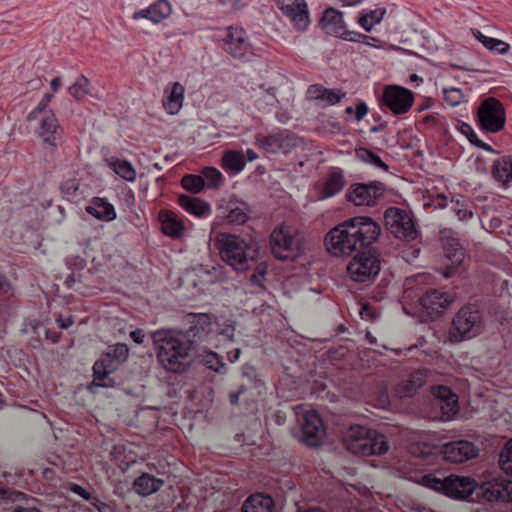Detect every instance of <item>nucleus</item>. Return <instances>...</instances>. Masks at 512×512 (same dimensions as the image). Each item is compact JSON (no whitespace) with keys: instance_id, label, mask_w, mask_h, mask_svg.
Instances as JSON below:
<instances>
[{"instance_id":"nucleus-6","label":"nucleus","mask_w":512,"mask_h":512,"mask_svg":"<svg viewBox=\"0 0 512 512\" xmlns=\"http://www.w3.org/2000/svg\"><path fill=\"white\" fill-rule=\"evenodd\" d=\"M344 448L363 456L383 455L388 450L385 436L361 425H352L342 435Z\"/></svg>"},{"instance_id":"nucleus-62","label":"nucleus","mask_w":512,"mask_h":512,"mask_svg":"<svg viewBox=\"0 0 512 512\" xmlns=\"http://www.w3.org/2000/svg\"><path fill=\"white\" fill-rule=\"evenodd\" d=\"M22 477V472L21 471H17L15 473H11L9 471H3L1 472V478H3L4 480L10 482L12 479L14 478H21Z\"/></svg>"},{"instance_id":"nucleus-26","label":"nucleus","mask_w":512,"mask_h":512,"mask_svg":"<svg viewBox=\"0 0 512 512\" xmlns=\"http://www.w3.org/2000/svg\"><path fill=\"white\" fill-rule=\"evenodd\" d=\"M491 177L502 188H508L512 182V154H498L491 164Z\"/></svg>"},{"instance_id":"nucleus-11","label":"nucleus","mask_w":512,"mask_h":512,"mask_svg":"<svg viewBox=\"0 0 512 512\" xmlns=\"http://www.w3.org/2000/svg\"><path fill=\"white\" fill-rule=\"evenodd\" d=\"M129 355V349L124 343H117L110 352L106 353V356L99 359L94 363L92 371H94V383L98 387H110L113 384V380L109 377V374L113 373L116 369V365L122 363L127 359Z\"/></svg>"},{"instance_id":"nucleus-12","label":"nucleus","mask_w":512,"mask_h":512,"mask_svg":"<svg viewBox=\"0 0 512 512\" xmlns=\"http://www.w3.org/2000/svg\"><path fill=\"white\" fill-rule=\"evenodd\" d=\"M321 27L325 30V33L340 38L345 42L359 43L366 39L376 42V37L367 36L358 31H350L343 22L342 12L334 8H326L321 14Z\"/></svg>"},{"instance_id":"nucleus-45","label":"nucleus","mask_w":512,"mask_h":512,"mask_svg":"<svg viewBox=\"0 0 512 512\" xmlns=\"http://www.w3.org/2000/svg\"><path fill=\"white\" fill-rule=\"evenodd\" d=\"M89 94V80L81 75L76 82L69 86V95L76 100H82Z\"/></svg>"},{"instance_id":"nucleus-34","label":"nucleus","mask_w":512,"mask_h":512,"mask_svg":"<svg viewBox=\"0 0 512 512\" xmlns=\"http://www.w3.org/2000/svg\"><path fill=\"white\" fill-rule=\"evenodd\" d=\"M386 10L384 7H376L374 9H364L360 12L359 25L366 32L372 29L385 18Z\"/></svg>"},{"instance_id":"nucleus-36","label":"nucleus","mask_w":512,"mask_h":512,"mask_svg":"<svg viewBox=\"0 0 512 512\" xmlns=\"http://www.w3.org/2000/svg\"><path fill=\"white\" fill-rule=\"evenodd\" d=\"M245 167V159L243 155L235 150L224 152L223 155V169L228 174L237 175Z\"/></svg>"},{"instance_id":"nucleus-57","label":"nucleus","mask_w":512,"mask_h":512,"mask_svg":"<svg viewBox=\"0 0 512 512\" xmlns=\"http://www.w3.org/2000/svg\"><path fill=\"white\" fill-rule=\"evenodd\" d=\"M292 119V113H290V109L283 108L280 111L276 112V121L286 124L288 121Z\"/></svg>"},{"instance_id":"nucleus-2","label":"nucleus","mask_w":512,"mask_h":512,"mask_svg":"<svg viewBox=\"0 0 512 512\" xmlns=\"http://www.w3.org/2000/svg\"><path fill=\"white\" fill-rule=\"evenodd\" d=\"M419 484L454 500L476 502L483 499L488 503L512 501V480L505 478L478 485L468 476L450 475L440 478L433 474H423L419 476Z\"/></svg>"},{"instance_id":"nucleus-1","label":"nucleus","mask_w":512,"mask_h":512,"mask_svg":"<svg viewBox=\"0 0 512 512\" xmlns=\"http://www.w3.org/2000/svg\"><path fill=\"white\" fill-rule=\"evenodd\" d=\"M185 332L173 333L158 330L153 333L158 363L170 373H181L190 364V355L199 345L215 349H226V358L235 363L240 358V348L234 344V326L228 324L218 329L213 317L205 313H189L185 315Z\"/></svg>"},{"instance_id":"nucleus-52","label":"nucleus","mask_w":512,"mask_h":512,"mask_svg":"<svg viewBox=\"0 0 512 512\" xmlns=\"http://www.w3.org/2000/svg\"><path fill=\"white\" fill-rule=\"evenodd\" d=\"M23 497H25V494H23L21 491H12L3 486H0V500L17 502L22 501Z\"/></svg>"},{"instance_id":"nucleus-53","label":"nucleus","mask_w":512,"mask_h":512,"mask_svg":"<svg viewBox=\"0 0 512 512\" xmlns=\"http://www.w3.org/2000/svg\"><path fill=\"white\" fill-rule=\"evenodd\" d=\"M344 112H346V114H355V121L360 122L363 118H365V116L369 112V108L367 107V104L365 102H359V104H357V107H346V109H344Z\"/></svg>"},{"instance_id":"nucleus-3","label":"nucleus","mask_w":512,"mask_h":512,"mask_svg":"<svg viewBox=\"0 0 512 512\" xmlns=\"http://www.w3.org/2000/svg\"><path fill=\"white\" fill-rule=\"evenodd\" d=\"M379 225L368 216H357L335 226L325 236L326 251L334 257L374 252L371 247L379 237Z\"/></svg>"},{"instance_id":"nucleus-21","label":"nucleus","mask_w":512,"mask_h":512,"mask_svg":"<svg viewBox=\"0 0 512 512\" xmlns=\"http://www.w3.org/2000/svg\"><path fill=\"white\" fill-rule=\"evenodd\" d=\"M38 138L42 139V142L46 143L47 146L56 148L63 141V135L65 130L63 126L57 121L54 113H47L45 116L38 117Z\"/></svg>"},{"instance_id":"nucleus-38","label":"nucleus","mask_w":512,"mask_h":512,"mask_svg":"<svg viewBox=\"0 0 512 512\" xmlns=\"http://www.w3.org/2000/svg\"><path fill=\"white\" fill-rule=\"evenodd\" d=\"M457 131H459L460 135L468 138V141L469 143H471V145L481 150H484L488 153L497 154V152L494 150V148H492V146L478 138V135H476V132H474L469 123L463 121L457 122Z\"/></svg>"},{"instance_id":"nucleus-10","label":"nucleus","mask_w":512,"mask_h":512,"mask_svg":"<svg viewBox=\"0 0 512 512\" xmlns=\"http://www.w3.org/2000/svg\"><path fill=\"white\" fill-rule=\"evenodd\" d=\"M385 226L396 239L411 242L419 236V231L415 227V222L410 212L398 208L389 207L384 213Z\"/></svg>"},{"instance_id":"nucleus-48","label":"nucleus","mask_w":512,"mask_h":512,"mask_svg":"<svg viewBox=\"0 0 512 512\" xmlns=\"http://www.w3.org/2000/svg\"><path fill=\"white\" fill-rule=\"evenodd\" d=\"M204 187L206 182L196 174H187L182 178V188L193 194H198Z\"/></svg>"},{"instance_id":"nucleus-19","label":"nucleus","mask_w":512,"mask_h":512,"mask_svg":"<svg viewBox=\"0 0 512 512\" xmlns=\"http://www.w3.org/2000/svg\"><path fill=\"white\" fill-rule=\"evenodd\" d=\"M381 195H383V184L379 182L353 183L346 192L348 201L359 207H373Z\"/></svg>"},{"instance_id":"nucleus-37","label":"nucleus","mask_w":512,"mask_h":512,"mask_svg":"<svg viewBox=\"0 0 512 512\" xmlns=\"http://www.w3.org/2000/svg\"><path fill=\"white\" fill-rule=\"evenodd\" d=\"M345 181L343 180L342 173L340 171H334L328 175L323 188H321V198L333 197L342 191Z\"/></svg>"},{"instance_id":"nucleus-49","label":"nucleus","mask_w":512,"mask_h":512,"mask_svg":"<svg viewBox=\"0 0 512 512\" xmlns=\"http://www.w3.org/2000/svg\"><path fill=\"white\" fill-rule=\"evenodd\" d=\"M343 98V93L338 89H321V102L328 105H334L340 102Z\"/></svg>"},{"instance_id":"nucleus-32","label":"nucleus","mask_w":512,"mask_h":512,"mask_svg":"<svg viewBox=\"0 0 512 512\" xmlns=\"http://www.w3.org/2000/svg\"><path fill=\"white\" fill-rule=\"evenodd\" d=\"M272 509H274V500L270 496L254 493L242 503L240 512H272Z\"/></svg>"},{"instance_id":"nucleus-43","label":"nucleus","mask_w":512,"mask_h":512,"mask_svg":"<svg viewBox=\"0 0 512 512\" xmlns=\"http://www.w3.org/2000/svg\"><path fill=\"white\" fill-rule=\"evenodd\" d=\"M357 158H359L360 161L366 164H370L376 169H379L380 171H388V165H386L385 162H383V160L370 149L360 148L357 150Z\"/></svg>"},{"instance_id":"nucleus-25","label":"nucleus","mask_w":512,"mask_h":512,"mask_svg":"<svg viewBox=\"0 0 512 512\" xmlns=\"http://www.w3.org/2000/svg\"><path fill=\"white\" fill-rule=\"evenodd\" d=\"M425 382L426 373L424 370H414L409 373V376L402 379V381L394 386V396L398 397V399L411 397Z\"/></svg>"},{"instance_id":"nucleus-61","label":"nucleus","mask_w":512,"mask_h":512,"mask_svg":"<svg viewBox=\"0 0 512 512\" xmlns=\"http://www.w3.org/2000/svg\"><path fill=\"white\" fill-rule=\"evenodd\" d=\"M11 290V284L4 275L0 274V296H5Z\"/></svg>"},{"instance_id":"nucleus-8","label":"nucleus","mask_w":512,"mask_h":512,"mask_svg":"<svg viewBox=\"0 0 512 512\" xmlns=\"http://www.w3.org/2000/svg\"><path fill=\"white\" fill-rule=\"evenodd\" d=\"M302 251L301 236L291 226L282 224L271 232V253L274 258L285 261L293 260Z\"/></svg>"},{"instance_id":"nucleus-27","label":"nucleus","mask_w":512,"mask_h":512,"mask_svg":"<svg viewBox=\"0 0 512 512\" xmlns=\"http://www.w3.org/2000/svg\"><path fill=\"white\" fill-rule=\"evenodd\" d=\"M158 222H160V230L165 236L173 240H180L184 235L183 221L174 212L170 210H162L158 213Z\"/></svg>"},{"instance_id":"nucleus-33","label":"nucleus","mask_w":512,"mask_h":512,"mask_svg":"<svg viewBox=\"0 0 512 512\" xmlns=\"http://www.w3.org/2000/svg\"><path fill=\"white\" fill-rule=\"evenodd\" d=\"M276 104H281V102L275 97L274 88L260 86L257 96H255V107L258 112L269 113Z\"/></svg>"},{"instance_id":"nucleus-23","label":"nucleus","mask_w":512,"mask_h":512,"mask_svg":"<svg viewBox=\"0 0 512 512\" xmlns=\"http://www.w3.org/2000/svg\"><path fill=\"white\" fill-rule=\"evenodd\" d=\"M432 396H434L435 405L441 409L444 419L450 420L458 413V396L451 388L445 385L434 386L432 387Z\"/></svg>"},{"instance_id":"nucleus-13","label":"nucleus","mask_w":512,"mask_h":512,"mask_svg":"<svg viewBox=\"0 0 512 512\" xmlns=\"http://www.w3.org/2000/svg\"><path fill=\"white\" fill-rule=\"evenodd\" d=\"M378 104L384 112L390 111L394 115H404L413 105V92L398 85H385Z\"/></svg>"},{"instance_id":"nucleus-4","label":"nucleus","mask_w":512,"mask_h":512,"mask_svg":"<svg viewBox=\"0 0 512 512\" xmlns=\"http://www.w3.org/2000/svg\"><path fill=\"white\" fill-rule=\"evenodd\" d=\"M214 244L224 264L237 272H245L256 263L258 246L249 236L219 232Z\"/></svg>"},{"instance_id":"nucleus-51","label":"nucleus","mask_w":512,"mask_h":512,"mask_svg":"<svg viewBox=\"0 0 512 512\" xmlns=\"http://www.w3.org/2000/svg\"><path fill=\"white\" fill-rule=\"evenodd\" d=\"M48 102H38L37 107L31 109L28 113V122H34L38 118L45 116L47 113H54L47 109Z\"/></svg>"},{"instance_id":"nucleus-16","label":"nucleus","mask_w":512,"mask_h":512,"mask_svg":"<svg viewBox=\"0 0 512 512\" xmlns=\"http://www.w3.org/2000/svg\"><path fill=\"white\" fill-rule=\"evenodd\" d=\"M257 144L267 153H289L299 146V137L285 129L275 130L267 135H258Z\"/></svg>"},{"instance_id":"nucleus-24","label":"nucleus","mask_w":512,"mask_h":512,"mask_svg":"<svg viewBox=\"0 0 512 512\" xmlns=\"http://www.w3.org/2000/svg\"><path fill=\"white\" fill-rule=\"evenodd\" d=\"M171 13L172 6L168 0H156V2L149 5L148 8L140 9L133 13V20L146 19L153 24H159L164 19L170 17Z\"/></svg>"},{"instance_id":"nucleus-63","label":"nucleus","mask_w":512,"mask_h":512,"mask_svg":"<svg viewBox=\"0 0 512 512\" xmlns=\"http://www.w3.org/2000/svg\"><path fill=\"white\" fill-rule=\"evenodd\" d=\"M244 389L245 388H243V386H240L237 392H232V394H230V403H232V405H238V398L240 397L241 393H243Z\"/></svg>"},{"instance_id":"nucleus-42","label":"nucleus","mask_w":512,"mask_h":512,"mask_svg":"<svg viewBox=\"0 0 512 512\" xmlns=\"http://www.w3.org/2000/svg\"><path fill=\"white\" fill-rule=\"evenodd\" d=\"M248 219L249 214H247V207L245 204H234L228 207L226 222L232 225H243Z\"/></svg>"},{"instance_id":"nucleus-5","label":"nucleus","mask_w":512,"mask_h":512,"mask_svg":"<svg viewBox=\"0 0 512 512\" xmlns=\"http://www.w3.org/2000/svg\"><path fill=\"white\" fill-rule=\"evenodd\" d=\"M410 454L430 462L436 455L442 454L446 461L451 463L467 462L478 455V447L468 440H452L441 447L431 446L425 443H417L410 446Z\"/></svg>"},{"instance_id":"nucleus-7","label":"nucleus","mask_w":512,"mask_h":512,"mask_svg":"<svg viewBox=\"0 0 512 512\" xmlns=\"http://www.w3.org/2000/svg\"><path fill=\"white\" fill-rule=\"evenodd\" d=\"M481 326L483 321L478 308L472 305L464 306L453 316L452 325L448 330V339L452 343L469 340L481 332Z\"/></svg>"},{"instance_id":"nucleus-28","label":"nucleus","mask_w":512,"mask_h":512,"mask_svg":"<svg viewBox=\"0 0 512 512\" xmlns=\"http://www.w3.org/2000/svg\"><path fill=\"white\" fill-rule=\"evenodd\" d=\"M85 212L101 222H112L116 218L115 207L103 197H92Z\"/></svg>"},{"instance_id":"nucleus-31","label":"nucleus","mask_w":512,"mask_h":512,"mask_svg":"<svg viewBox=\"0 0 512 512\" xmlns=\"http://www.w3.org/2000/svg\"><path fill=\"white\" fill-rule=\"evenodd\" d=\"M105 163L108 169L114 171V174L119 176L122 180L129 183H133L136 180V170L131 162L116 156H111L105 158Z\"/></svg>"},{"instance_id":"nucleus-59","label":"nucleus","mask_w":512,"mask_h":512,"mask_svg":"<svg viewBox=\"0 0 512 512\" xmlns=\"http://www.w3.org/2000/svg\"><path fill=\"white\" fill-rule=\"evenodd\" d=\"M122 199H124V202L128 204V206H132L134 204V193L133 190L129 187H126L122 189Z\"/></svg>"},{"instance_id":"nucleus-39","label":"nucleus","mask_w":512,"mask_h":512,"mask_svg":"<svg viewBox=\"0 0 512 512\" xmlns=\"http://www.w3.org/2000/svg\"><path fill=\"white\" fill-rule=\"evenodd\" d=\"M473 35H475V38H477V41L482 43V45H484V47H486L487 50H489L491 52H495L498 55L505 54L506 52H508V49L510 48L508 43H506L498 38L486 36L485 34L481 33L480 31H475V33H473Z\"/></svg>"},{"instance_id":"nucleus-15","label":"nucleus","mask_w":512,"mask_h":512,"mask_svg":"<svg viewBox=\"0 0 512 512\" xmlns=\"http://www.w3.org/2000/svg\"><path fill=\"white\" fill-rule=\"evenodd\" d=\"M253 48L249 36L243 28L239 26L228 27L226 35H224V52L235 59L249 61L251 56L254 55Z\"/></svg>"},{"instance_id":"nucleus-44","label":"nucleus","mask_w":512,"mask_h":512,"mask_svg":"<svg viewBox=\"0 0 512 512\" xmlns=\"http://www.w3.org/2000/svg\"><path fill=\"white\" fill-rule=\"evenodd\" d=\"M203 178V181L207 183V187L210 189H216L222 184V180H224V176L222 173L215 167L208 166L203 169L201 175H198Z\"/></svg>"},{"instance_id":"nucleus-22","label":"nucleus","mask_w":512,"mask_h":512,"mask_svg":"<svg viewBox=\"0 0 512 512\" xmlns=\"http://www.w3.org/2000/svg\"><path fill=\"white\" fill-rule=\"evenodd\" d=\"M451 303H453V295L438 289H430L419 297V306L423 308L426 316L432 319L444 312V309L449 307Z\"/></svg>"},{"instance_id":"nucleus-9","label":"nucleus","mask_w":512,"mask_h":512,"mask_svg":"<svg viewBox=\"0 0 512 512\" xmlns=\"http://www.w3.org/2000/svg\"><path fill=\"white\" fill-rule=\"evenodd\" d=\"M294 415L300 424V428L294 432V437L307 447H317L320 442V436H318L320 415L317 409L308 404H299L294 406Z\"/></svg>"},{"instance_id":"nucleus-35","label":"nucleus","mask_w":512,"mask_h":512,"mask_svg":"<svg viewBox=\"0 0 512 512\" xmlns=\"http://www.w3.org/2000/svg\"><path fill=\"white\" fill-rule=\"evenodd\" d=\"M180 206H182L185 212L198 218H203L209 215L208 203L200 200L199 198L182 196L180 197Z\"/></svg>"},{"instance_id":"nucleus-18","label":"nucleus","mask_w":512,"mask_h":512,"mask_svg":"<svg viewBox=\"0 0 512 512\" xmlns=\"http://www.w3.org/2000/svg\"><path fill=\"white\" fill-rule=\"evenodd\" d=\"M388 385L390 382L382 377H368L364 380V400L368 405L377 409L390 410L392 400L388 394Z\"/></svg>"},{"instance_id":"nucleus-14","label":"nucleus","mask_w":512,"mask_h":512,"mask_svg":"<svg viewBox=\"0 0 512 512\" xmlns=\"http://www.w3.org/2000/svg\"><path fill=\"white\" fill-rule=\"evenodd\" d=\"M477 121L480 128L486 132H500L504 127L503 104L493 97L484 99L478 106Z\"/></svg>"},{"instance_id":"nucleus-54","label":"nucleus","mask_w":512,"mask_h":512,"mask_svg":"<svg viewBox=\"0 0 512 512\" xmlns=\"http://www.w3.org/2000/svg\"><path fill=\"white\" fill-rule=\"evenodd\" d=\"M71 492L74 493V495L80 496L81 499L89 503H92L93 500H97L96 497L92 496L86 489L82 488V486L78 484L71 485Z\"/></svg>"},{"instance_id":"nucleus-47","label":"nucleus","mask_w":512,"mask_h":512,"mask_svg":"<svg viewBox=\"0 0 512 512\" xmlns=\"http://www.w3.org/2000/svg\"><path fill=\"white\" fill-rule=\"evenodd\" d=\"M498 464L505 475L512 477V439L505 443Z\"/></svg>"},{"instance_id":"nucleus-56","label":"nucleus","mask_w":512,"mask_h":512,"mask_svg":"<svg viewBox=\"0 0 512 512\" xmlns=\"http://www.w3.org/2000/svg\"><path fill=\"white\" fill-rule=\"evenodd\" d=\"M90 505H92L94 509L98 510V512H115L112 505L105 504L99 499H94L93 502H90Z\"/></svg>"},{"instance_id":"nucleus-50","label":"nucleus","mask_w":512,"mask_h":512,"mask_svg":"<svg viewBox=\"0 0 512 512\" xmlns=\"http://www.w3.org/2000/svg\"><path fill=\"white\" fill-rule=\"evenodd\" d=\"M62 193L69 198H76L79 195V182L76 179L65 180L62 183Z\"/></svg>"},{"instance_id":"nucleus-40","label":"nucleus","mask_w":512,"mask_h":512,"mask_svg":"<svg viewBox=\"0 0 512 512\" xmlns=\"http://www.w3.org/2000/svg\"><path fill=\"white\" fill-rule=\"evenodd\" d=\"M444 257L450 260L453 267H457L463 261L465 257V252L461 248L460 244L456 240H451L444 244Z\"/></svg>"},{"instance_id":"nucleus-30","label":"nucleus","mask_w":512,"mask_h":512,"mask_svg":"<svg viewBox=\"0 0 512 512\" xmlns=\"http://www.w3.org/2000/svg\"><path fill=\"white\" fill-rule=\"evenodd\" d=\"M163 485L165 482L161 478L144 472L133 480V491L139 496L146 497L155 494Z\"/></svg>"},{"instance_id":"nucleus-20","label":"nucleus","mask_w":512,"mask_h":512,"mask_svg":"<svg viewBox=\"0 0 512 512\" xmlns=\"http://www.w3.org/2000/svg\"><path fill=\"white\" fill-rule=\"evenodd\" d=\"M276 5L296 30L304 31L308 27V6L304 0H276Z\"/></svg>"},{"instance_id":"nucleus-64","label":"nucleus","mask_w":512,"mask_h":512,"mask_svg":"<svg viewBox=\"0 0 512 512\" xmlns=\"http://www.w3.org/2000/svg\"><path fill=\"white\" fill-rule=\"evenodd\" d=\"M13 512H39V510L35 507H21L17 506L13 509Z\"/></svg>"},{"instance_id":"nucleus-60","label":"nucleus","mask_w":512,"mask_h":512,"mask_svg":"<svg viewBox=\"0 0 512 512\" xmlns=\"http://www.w3.org/2000/svg\"><path fill=\"white\" fill-rule=\"evenodd\" d=\"M130 338H132L133 343L140 345L143 343V339H145V333L141 329H136L130 333Z\"/></svg>"},{"instance_id":"nucleus-55","label":"nucleus","mask_w":512,"mask_h":512,"mask_svg":"<svg viewBox=\"0 0 512 512\" xmlns=\"http://www.w3.org/2000/svg\"><path fill=\"white\" fill-rule=\"evenodd\" d=\"M320 98V85L313 84L308 86L307 89V104L314 103L317 105V101Z\"/></svg>"},{"instance_id":"nucleus-29","label":"nucleus","mask_w":512,"mask_h":512,"mask_svg":"<svg viewBox=\"0 0 512 512\" xmlns=\"http://www.w3.org/2000/svg\"><path fill=\"white\" fill-rule=\"evenodd\" d=\"M184 87L179 82L169 83L164 90V104L165 112L169 115H175L183 107Z\"/></svg>"},{"instance_id":"nucleus-46","label":"nucleus","mask_w":512,"mask_h":512,"mask_svg":"<svg viewBox=\"0 0 512 512\" xmlns=\"http://www.w3.org/2000/svg\"><path fill=\"white\" fill-rule=\"evenodd\" d=\"M443 98L444 102L450 105V107H458L465 102V94L463 91L453 86L443 88Z\"/></svg>"},{"instance_id":"nucleus-58","label":"nucleus","mask_w":512,"mask_h":512,"mask_svg":"<svg viewBox=\"0 0 512 512\" xmlns=\"http://www.w3.org/2000/svg\"><path fill=\"white\" fill-rule=\"evenodd\" d=\"M263 277H265V269L261 266L257 267V272L251 275V283L261 286V281H263Z\"/></svg>"},{"instance_id":"nucleus-17","label":"nucleus","mask_w":512,"mask_h":512,"mask_svg":"<svg viewBox=\"0 0 512 512\" xmlns=\"http://www.w3.org/2000/svg\"><path fill=\"white\" fill-rule=\"evenodd\" d=\"M351 280L364 283L376 277L379 273V258L376 252H360L348 264Z\"/></svg>"},{"instance_id":"nucleus-41","label":"nucleus","mask_w":512,"mask_h":512,"mask_svg":"<svg viewBox=\"0 0 512 512\" xmlns=\"http://www.w3.org/2000/svg\"><path fill=\"white\" fill-rule=\"evenodd\" d=\"M201 362H203V365L210 369V371L218 374H225V372H227V367L225 366L222 357L212 350L206 351L205 354L201 356Z\"/></svg>"}]
</instances>
